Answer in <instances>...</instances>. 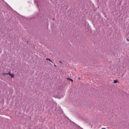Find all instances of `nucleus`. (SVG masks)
Returning <instances> with one entry per match:
<instances>
[{
	"label": "nucleus",
	"mask_w": 129,
	"mask_h": 129,
	"mask_svg": "<svg viewBox=\"0 0 129 129\" xmlns=\"http://www.w3.org/2000/svg\"><path fill=\"white\" fill-rule=\"evenodd\" d=\"M102 129H106V128H102Z\"/></svg>",
	"instance_id": "obj_8"
},
{
	"label": "nucleus",
	"mask_w": 129,
	"mask_h": 129,
	"mask_svg": "<svg viewBox=\"0 0 129 129\" xmlns=\"http://www.w3.org/2000/svg\"><path fill=\"white\" fill-rule=\"evenodd\" d=\"M118 82V81H117V80H114V82L113 83H116Z\"/></svg>",
	"instance_id": "obj_3"
},
{
	"label": "nucleus",
	"mask_w": 129,
	"mask_h": 129,
	"mask_svg": "<svg viewBox=\"0 0 129 129\" xmlns=\"http://www.w3.org/2000/svg\"><path fill=\"white\" fill-rule=\"evenodd\" d=\"M67 79H69L71 81H72V82L73 81V80L71 79H70V78H68Z\"/></svg>",
	"instance_id": "obj_5"
},
{
	"label": "nucleus",
	"mask_w": 129,
	"mask_h": 129,
	"mask_svg": "<svg viewBox=\"0 0 129 129\" xmlns=\"http://www.w3.org/2000/svg\"><path fill=\"white\" fill-rule=\"evenodd\" d=\"M8 75H9V76L11 77L12 78H14V74H11L10 72H9L8 74Z\"/></svg>",
	"instance_id": "obj_1"
},
{
	"label": "nucleus",
	"mask_w": 129,
	"mask_h": 129,
	"mask_svg": "<svg viewBox=\"0 0 129 129\" xmlns=\"http://www.w3.org/2000/svg\"><path fill=\"white\" fill-rule=\"evenodd\" d=\"M127 40L129 42V40L128 39H127Z\"/></svg>",
	"instance_id": "obj_7"
},
{
	"label": "nucleus",
	"mask_w": 129,
	"mask_h": 129,
	"mask_svg": "<svg viewBox=\"0 0 129 129\" xmlns=\"http://www.w3.org/2000/svg\"><path fill=\"white\" fill-rule=\"evenodd\" d=\"M46 59L47 60H49V61L51 62L52 63H53V62L51 61V60L49 58H46Z\"/></svg>",
	"instance_id": "obj_2"
},
{
	"label": "nucleus",
	"mask_w": 129,
	"mask_h": 129,
	"mask_svg": "<svg viewBox=\"0 0 129 129\" xmlns=\"http://www.w3.org/2000/svg\"><path fill=\"white\" fill-rule=\"evenodd\" d=\"M8 74V73H2L3 75V76H4L6 75H8V74Z\"/></svg>",
	"instance_id": "obj_4"
},
{
	"label": "nucleus",
	"mask_w": 129,
	"mask_h": 129,
	"mask_svg": "<svg viewBox=\"0 0 129 129\" xmlns=\"http://www.w3.org/2000/svg\"><path fill=\"white\" fill-rule=\"evenodd\" d=\"M59 62H60V63H62V62H61L60 61H59Z\"/></svg>",
	"instance_id": "obj_9"
},
{
	"label": "nucleus",
	"mask_w": 129,
	"mask_h": 129,
	"mask_svg": "<svg viewBox=\"0 0 129 129\" xmlns=\"http://www.w3.org/2000/svg\"><path fill=\"white\" fill-rule=\"evenodd\" d=\"M54 66L55 67H57V66L55 64H54Z\"/></svg>",
	"instance_id": "obj_6"
}]
</instances>
